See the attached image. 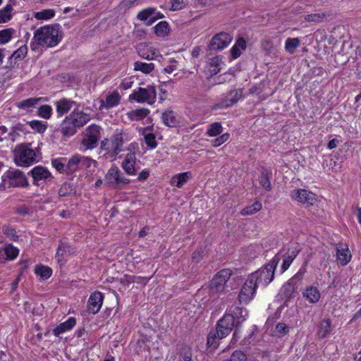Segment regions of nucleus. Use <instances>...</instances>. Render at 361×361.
<instances>
[{
	"label": "nucleus",
	"instance_id": "f257e3e1",
	"mask_svg": "<svg viewBox=\"0 0 361 361\" xmlns=\"http://www.w3.org/2000/svg\"><path fill=\"white\" fill-rule=\"evenodd\" d=\"M62 37V32L58 24L40 27L34 33L30 48L36 51L40 47L47 48L55 47L61 42Z\"/></svg>",
	"mask_w": 361,
	"mask_h": 361
},
{
	"label": "nucleus",
	"instance_id": "f03ea898",
	"mask_svg": "<svg viewBox=\"0 0 361 361\" xmlns=\"http://www.w3.org/2000/svg\"><path fill=\"white\" fill-rule=\"evenodd\" d=\"M90 119V114L79 109H75L62 121L61 133L66 137L73 136L77 133L78 128L83 127Z\"/></svg>",
	"mask_w": 361,
	"mask_h": 361
},
{
	"label": "nucleus",
	"instance_id": "7ed1b4c3",
	"mask_svg": "<svg viewBox=\"0 0 361 361\" xmlns=\"http://www.w3.org/2000/svg\"><path fill=\"white\" fill-rule=\"evenodd\" d=\"M133 138L132 134L127 130L117 132L109 139L105 138L101 142V149L106 151L111 157H116L123 151V145Z\"/></svg>",
	"mask_w": 361,
	"mask_h": 361
},
{
	"label": "nucleus",
	"instance_id": "20e7f679",
	"mask_svg": "<svg viewBox=\"0 0 361 361\" xmlns=\"http://www.w3.org/2000/svg\"><path fill=\"white\" fill-rule=\"evenodd\" d=\"M233 314H225L217 324L216 331H218L219 336L221 338L226 337L233 330L235 326V319L240 317L245 320L247 315L246 310L240 307H235L231 310Z\"/></svg>",
	"mask_w": 361,
	"mask_h": 361
},
{
	"label": "nucleus",
	"instance_id": "39448f33",
	"mask_svg": "<svg viewBox=\"0 0 361 361\" xmlns=\"http://www.w3.org/2000/svg\"><path fill=\"white\" fill-rule=\"evenodd\" d=\"M279 259L274 257L267 264L257 271L252 273L248 277L257 286H266L272 281L275 269Z\"/></svg>",
	"mask_w": 361,
	"mask_h": 361
},
{
	"label": "nucleus",
	"instance_id": "423d86ee",
	"mask_svg": "<svg viewBox=\"0 0 361 361\" xmlns=\"http://www.w3.org/2000/svg\"><path fill=\"white\" fill-rule=\"evenodd\" d=\"M102 128L100 126L96 124L88 126L82 133L80 142L81 150L85 152L96 148L102 137Z\"/></svg>",
	"mask_w": 361,
	"mask_h": 361
},
{
	"label": "nucleus",
	"instance_id": "0eeeda50",
	"mask_svg": "<svg viewBox=\"0 0 361 361\" xmlns=\"http://www.w3.org/2000/svg\"><path fill=\"white\" fill-rule=\"evenodd\" d=\"M232 272L230 269H224L219 271L212 279L209 296L211 299L216 300L219 295L224 293L226 282L231 278Z\"/></svg>",
	"mask_w": 361,
	"mask_h": 361
},
{
	"label": "nucleus",
	"instance_id": "6e6552de",
	"mask_svg": "<svg viewBox=\"0 0 361 361\" xmlns=\"http://www.w3.org/2000/svg\"><path fill=\"white\" fill-rule=\"evenodd\" d=\"M13 152L14 160L18 166H28L37 161V153L30 148V144L16 146Z\"/></svg>",
	"mask_w": 361,
	"mask_h": 361
},
{
	"label": "nucleus",
	"instance_id": "1a4fd4ad",
	"mask_svg": "<svg viewBox=\"0 0 361 361\" xmlns=\"http://www.w3.org/2000/svg\"><path fill=\"white\" fill-rule=\"evenodd\" d=\"M129 99L137 103L152 105L157 100V92L155 87L147 85L146 87H138L130 94Z\"/></svg>",
	"mask_w": 361,
	"mask_h": 361
},
{
	"label": "nucleus",
	"instance_id": "9d476101",
	"mask_svg": "<svg viewBox=\"0 0 361 361\" xmlns=\"http://www.w3.org/2000/svg\"><path fill=\"white\" fill-rule=\"evenodd\" d=\"M104 180L105 183L108 186L114 189L121 188L130 183V179L125 177L117 166H114L109 169Z\"/></svg>",
	"mask_w": 361,
	"mask_h": 361
},
{
	"label": "nucleus",
	"instance_id": "9b49d317",
	"mask_svg": "<svg viewBox=\"0 0 361 361\" xmlns=\"http://www.w3.org/2000/svg\"><path fill=\"white\" fill-rule=\"evenodd\" d=\"M305 272V268L301 267L298 271L283 286L281 290V295L284 299L287 300L293 296L297 289V284L302 280Z\"/></svg>",
	"mask_w": 361,
	"mask_h": 361
},
{
	"label": "nucleus",
	"instance_id": "f8f14e48",
	"mask_svg": "<svg viewBox=\"0 0 361 361\" xmlns=\"http://www.w3.org/2000/svg\"><path fill=\"white\" fill-rule=\"evenodd\" d=\"M291 198L305 207L314 205L317 202V196L314 193L305 190V189H295L291 192Z\"/></svg>",
	"mask_w": 361,
	"mask_h": 361
},
{
	"label": "nucleus",
	"instance_id": "ddd939ff",
	"mask_svg": "<svg viewBox=\"0 0 361 361\" xmlns=\"http://www.w3.org/2000/svg\"><path fill=\"white\" fill-rule=\"evenodd\" d=\"M4 179V185L8 187H23L28 185L27 180L22 171L18 169L8 171Z\"/></svg>",
	"mask_w": 361,
	"mask_h": 361
},
{
	"label": "nucleus",
	"instance_id": "4468645a",
	"mask_svg": "<svg viewBox=\"0 0 361 361\" xmlns=\"http://www.w3.org/2000/svg\"><path fill=\"white\" fill-rule=\"evenodd\" d=\"M257 286L249 277L244 283L238 295L240 303L247 304L253 299Z\"/></svg>",
	"mask_w": 361,
	"mask_h": 361
},
{
	"label": "nucleus",
	"instance_id": "2eb2a0df",
	"mask_svg": "<svg viewBox=\"0 0 361 361\" xmlns=\"http://www.w3.org/2000/svg\"><path fill=\"white\" fill-rule=\"evenodd\" d=\"M231 41L232 37L228 33L221 32L212 37L209 47L214 50H221L227 47Z\"/></svg>",
	"mask_w": 361,
	"mask_h": 361
},
{
	"label": "nucleus",
	"instance_id": "dca6fc26",
	"mask_svg": "<svg viewBox=\"0 0 361 361\" xmlns=\"http://www.w3.org/2000/svg\"><path fill=\"white\" fill-rule=\"evenodd\" d=\"M243 97L242 89H235L231 90L226 95L223 96L221 99L220 106L221 107H230L233 104H236L240 99Z\"/></svg>",
	"mask_w": 361,
	"mask_h": 361
},
{
	"label": "nucleus",
	"instance_id": "f3484780",
	"mask_svg": "<svg viewBox=\"0 0 361 361\" xmlns=\"http://www.w3.org/2000/svg\"><path fill=\"white\" fill-rule=\"evenodd\" d=\"M104 295L99 291L92 293L88 299L87 310L90 313L97 314L103 304Z\"/></svg>",
	"mask_w": 361,
	"mask_h": 361
},
{
	"label": "nucleus",
	"instance_id": "a211bd4d",
	"mask_svg": "<svg viewBox=\"0 0 361 361\" xmlns=\"http://www.w3.org/2000/svg\"><path fill=\"white\" fill-rule=\"evenodd\" d=\"M30 173L34 179V183L38 185H39V182L42 183L52 178L51 173L43 166H36L32 169Z\"/></svg>",
	"mask_w": 361,
	"mask_h": 361
},
{
	"label": "nucleus",
	"instance_id": "6ab92c4d",
	"mask_svg": "<svg viewBox=\"0 0 361 361\" xmlns=\"http://www.w3.org/2000/svg\"><path fill=\"white\" fill-rule=\"evenodd\" d=\"M351 257L347 245L340 243L336 245V260L341 266L346 265L350 262Z\"/></svg>",
	"mask_w": 361,
	"mask_h": 361
},
{
	"label": "nucleus",
	"instance_id": "aec40b11",
	"mask_svg": "<svg viewBox=\"0 0 361 361\" xmlns=\"http://www.w3.org/2000/svg\"><path fill=\"white\" fill-rule=\"evenodd\" d=\"M136 157L134 153L127 154L126 158L122 161L121 167L128 175H135L136 173Z\"/></svg>",
	"mask_w": 361,
	"mask_h": 361
},
{
	"label": "nucleus",
	"instance_id": "412c9836",
	"mask_svg": "<svg viewBox=\"0 0 361 361\" xmlns=\"http://www.w3.org/2000/svg\"><path fill=\"white\" fill-rule=\"evenodd\" d=\"M163 123L170 128L178 126L179 123L178 118L174 111L172 110H166L161 114Z\"/></svg>",
	"mask_w": 361,
	"mask_h": 361
},
{
	"label": "nucleus",
	"instance_id": "4be33fe9",
	"mask_svg": "<svg viewBox=\"0 0 361 361\" xmlns=\"http://www.w3.org/2000/svg\"><path fill=\"white\" fill-rule=\"evenodd\" d=\"M150 111L147 108H139L131 110L126 114V117L130 121H139L147 117Z\"/></svg>",
	"mask_w": 361,
	"mask_h": 361
},
{
	"label": "nucleus",
	"instance_id": "5701e85b",
	"mask_svg": "<svg viewBox=\"0 0 361 361\" xmlns=\"http://www.w3.org/2000/svg\"><path fill=\"white\" fill-rule=\"evenodd\" d=\"M303 297L311 303L317 302L320 298L321 294L317 287L310 286H307L302 293Z\"/></svg>",
	"mask_w": 361,
	"mask_h": 361
},
{
	"label": "nucleus",
	"instance_id": "b1692460",
	"mask_svg": "<svg viewBox=\"0 0 361 361\" xmlns=\"http://www.w3.org/2000/svg\"><path fill=\"white\" fill-rule=\"evenodd\" d=\"M74 102L70 101L67 99H61L55 102L56 112L59 116L67 114L71 109Z\"/></svg>",
	"mask_w": 361,
	"mask_h": 361
},
{
	"label": "nucleus",
	"instance_id": "393cba45",
	"mask_svg": "<svg viewBox=\"0 0 361 361\" xmlns=\"http://www.w3.org/2000/svg\"><path fill=\"white\" fill-rule=\"evenodd\" d=\"M121 100V97L117 92L109 94L106 98V102L101 100L99 109H110L117 106Z\"/></svg>",
	"mask_w": 361,
	"mask_h": 361
},
{
	"label": "nucleus",
	"instance_id": "a878e982",
	"mask_svg": "<svg viewBox=\"0 0 361 361\" xmlns=\"http://www.w3.org/2000/svg\"><path fill=\"white\" fill-rule=\"evenodd\" d=\"M190 177L191 173L190 171L176 174L171 178V184L178 188H181L183 185L188 181Z\"/></svg>",
	"mask_w": 361,
	"mask_h": 361
},
{
	"label": "nucleus",
	"instance_id": "bb28decb",
	"mask_svg": "<svg viewBox=\"0 0 361 361\" xmlns=\"http://www.w3.org/2000/svg\"><path fill=\"white\" fill-rule=\"evenodd\" d=\"M331 331V322L329 319L322 320L317 326V335L322 338H326Z\"/></svg>",
	"mask_w": 361,
	"mask_h": 361
},
{
	"label": "nucleus",
	"instance_id": "cd10ccee",
	"mask_svg": "<svg viewBox=\"0 0 361 361\" xmlns=\"http://www.w3.org/2000/svg\"><path fill=\"white\" fill-rule=\"evenodd\" d=\"M137 53L140 57L147 60H154L157 56L154 51L144 44H139L137 47Z\"/></svg>",
	"mask_w": 361,
	"mask_h": 361
},
{
	"label": "nucleus",
	"instance_id": "c85d7f7f",
	"mask_svg": "<svg viewBox=\"0 0 361 361\" xmlns=\"http://www.w3.org/2000/svg\"><path fill=\"white\" fill-rule=\"evenodd\" d=\"M76 324L75 319L73 317H70L66 322L61 323L54 329V334L59 336L60 334L71 330Z\"/></svg>",
	"mask_w": 361,
	"mask_h": 361
},
{
	"label": "nucleus",
	"instance_id": "c756f323",
	"mask_svg": "<svg viewBox=\"0 0 361 361\" xmlns=\"http://www.w3.org/2000/svg\"><path fill=\"white\" fill-rule=\"evenodd\" d=\"M152 130V126H147L143 129L145 142L146 145L151 149L155 148L157 145L155 135L151 133Z\"/></svg>",
	"mask_w": 361,
	"mask_h": 361
},
{
	"label": "nucleus",
	"instance_id": "7c9ffc66",
	"mask_svg": "<svg viewBox=\"0 0 361 361\" xmlns=\"http://www.w3.org/2000/svg\"><path fill=\"white\" fill-rule=\"evenodd\" d=\"M42 99V97L28 98L27 99L17 102L16 106L19 109L29 111L31 108L35 107Z\"/></svg>",
	"mask_w": 361,
	"mask_h": 361
},
{
	"label": "nucleus",
	"instance_id": "2f4dec72",
	"mask_svg": "<svg viewBox=\"0 0 361 361\" xmlns=\"http://www.w3.org/2000/svg\"><path fill=\"white\" fill-rule=\"evenodd\" d=\"M154 70V64L152 63H145L136 61L134 63V71H140L144 74H149Z\"/></svg>",
	"mask_w": 361,
	"mask_h": 361
},
{
	"label": "nucleus",
	"instance_id": "473e14b6",
	"mask_svg": "<svg viewBox=\"0 0 361 361\" xmlns=\"http://www.w3.org/2000/svg\"><path fill=\"white\" fill-rule=\"evenodd\" d=\"M298 254V250L297 249H292L289 250L288 252L287 253V256H286L283 259L282 265H281V271L282 273H283L285 271H286L291 263L293 262V259L295 258V257Z\"/></svg>",
	"mask_w": 361,
	"mask_h": 361
},
{
	"label": "nucleus",
	"instance_id": "72a5a7b5",
	"mask_svg": "<svg viewBox=\"0 0 361 361\" xmlns=\"http://www.w3.org/2000/svg\"><path fill=\"white\" fill-rule=\"evenodd\" d=\"M80 154L73 155L66 164L67 172L73 173L78 170H80Z\"/></svg>",
	"mask_w": 361,
	"mask_h": 361
},
{
	"label": "nucleus",
	"instance_id": "f704fd0d",
	"mask_svg": "<svg viewBox=\"0 0 361 361\" xmlns=\"http://www.w3.org/2000/svg\"><path fill=\"white\" fill-rule=\"evenodd\" d=\"M300 45V39L298 37L295 38H288L285 42V50L290 54L295 53V50Z\"/></svg>",
	"mask_w": 361,
	"mask_h": 361
},
{
	"label": "nucleus",
	"instance_id": "c9c22d12",
	"mask_svg": "<svg viewBox=\"0 0 361 361\" xmlns=\"http://www.w3.org/2000/svg\"><path fill=\"white\" fill-rule=\"evenodd\" d=\"M69 252L70 250L68 244L66 242L61 241L56 253V258L59 262H61Z\"/></svg>",
	"mask_w": 361,
	"mask_h": 361
},
{
	"label": "nucleus",
	"instance_id": "e433bc0d",
	"mask_svg": "<svg viewBox=\"0 0 361 361\" xmlns=\"http://www.w3.org/2000/svg\"><path fill=\"white\" fill-rule=\"evenodd\" d=\"M223 338L219 336L218 331H211L207 336V345L214 350L219 345V341Z\"/></svg>",
	"mask_w": 361,
	"mask_h": 361
},
{
	"label": "nucleus",
	"instance_id": "4c0bfd02",
	"mask_svg": "<svg viewBox=\"0 0 361 361\" xmlns=\"http://www.w3.org/2000/svg\"><path fill=\"white\" fill-rule=\"evenodd\" d=\"M222 131L223 128L221 123L219 122H214L209 126L206 134L209 137H216L220 135Z\"/></svg>",
	"mask_w": 361,
	"mask_h": 361
},
{
	"label": "nucleus",
	"instance_id": "58836bf2",
	"mask_svg": "<svg viewBox=\"0 0 361 361\" xmlns=\"http://www.w3.org/2000/svg\"><path fill=\"white\" fill-rule=\"evenodd\" d=\"M262 208V203L259 201H255L252 205L246 207L240 211V214L243 216L254 214L260 211Z\"/></svg>",
	"mask_w": 361,
	"mask_h": 361
},
{
	"label": "nucleus",
	"instance_id": "ea45409f",
	"mask_svg": "<svg viewBox=\"0 0 361 361\" xmlns=\"http://www.w3.org/2000/svg\"><path fill=\"white\" fill-rule=\"evenodd\" d=\"M329 15L326 13H316L306 15L305 20L310 23H322L323 22Z\"/></svg>",
	"mask_w": 361,
	"mask_h": 361
},
{
	"label": "nucleus",
	"instance_id": "a19ab883",
	"mask_svg": "<svg viewBox=\"0 0 361 361\" xmlns=\"http://www.w3.org/2000/svg\"><path fill=\"white\" fill-rule=\"evenodd\" d=\"M223 63L222 57L220 56H215L211 59L210 68L212 74H217L221 69Z\"/></svg>",
	"mask_w": 361,
	"mask_h": 361
},
{
	"label": "nucleus",
	"instance_id": "79ce46f5",
	"mask_svg": "<svg viewBox=\"0 0 361 361\" xmlns=\"http://www.w3.org/2000/svg\"><path fill=\"white\" fill-rule=\"evenodd\" d=\"M37 275L40 276L42 279H49L52 274V270L50 267L46 266H37L35 269Z\"/></svg>",
	"mask_w": 361,
	"mask_h": 361
},
{
	"label": "nucleus",
	"instance_id": "37998d69",
	"mask_svg": "<svg viewBox=\"0 0 361 361\" xmlns=\"http://www.w3.org/2000/svg\"><path fill=\"white\" fill-rule=\"evenodd\" d=\"M13 6L11 4H7L4 8L0 10V23H6L11 18V11Z\"/></svg>",
	"mask_w": 361,
	"mask_h": 361
},
{
	"label": "nucleus",
	"instance_id": "c03bdc74",
	"mask_svg": "<svg viewBox=\"0 0 361 361\" xmlns=\"http://www.w3.org/2000/svg\"><path fill=\"white\" fill-rule=\"evenodd\" d=\"M224 361H256L255 359L248 358L247 355L240 350L234 351L229 359Z\"/></svg>",
	"mask_w": 361,
	"mask_h": 361
},
{
	"label": "nucleus",
	"instance_id": "a18cd8bd",
	"mask_svg": "<svg viewBox=\"0 0 361 361\" xmlns=\"http://www.w3.org/2000/svg\"><path fill=\"white\" fill-rule=\"evenodd\" d=\"M55 15V11L53 9H44L34 14V17L37 20H49L53 18Z\"/></svg>",
	"mask_w": 361,
	"mask_h": 361
},
{
	"label": "nucleus",
	"instance_id": "49530a36",
	"mask_svg": "<svg viewBox=\"0 0 361 361\" xmlns=\"http://www.w3.org/2000/svg\"><path fill=\"white\" fill-rule=\"evenodd\" d=\"M37 114L41 118L49 119L52 115V108L48 104H44L38 108Z\"/></svg>",
	"mask_w": 361,
	"mask_h": 361
},
{
	"label": "nucleus",
	"instance_id": "de8ad7c7",
	"mask_svg": "<svg viewBox=\"0 0 361 361\" xmlns=\"http://www.w3.org/2000/svg\"><path fill=\"white\" fill-rule=\"evenodd\" d=\"M15 30L12 28H8L0 31V44H6L12 38Z\"/></svg>",
	"mask_w": 361,
	"mask_h": 361
},
{
	"label": "nucleus",
	"instance_id": "09e8293b",
	"mask_svg": "<svg viewBox=\"0 0 361 361\" xmlns=\"http://www.w3.org/2000/svg\"><path fill=\"white\" fill-rule=\"evenodd\" d=\"M30 126L39 133H43L47 130V124L46 123H43L41 121L33 120L29 122Z\"/></svg>",
	"mask_w": 361,
	"mask_h": 361
},
{
	"label": "nucleus",
	"instance_id": "8fccbe9b",
	"mask_svg": "<svg viewBox=\"0 0 361 361\" xmlns=\"http://www.w3.org/2000/svg\"><path fill=\"white\" fill-rule=\"evenodd\" d=\"M3 250L5 252V255H6L8 259L10 260L14 259L19 253L18 249L11 244L6 245Z\"/></svg>",
	"mask_w": 361,
	"mask_h": 361
},
{
	"label": "nucleus",
	"instance_id": "3c124183",
	"mask_svg": "<svg viewBox=\"0 0 361 361\" xmlns=\"http://www.w3.org/2000/svg\"><path fill=\"white\" fill-rule=\"evenodd\" d=\"M169 24L166 21L159 22L154 27L155 33L159 36H165L169 32Z\"/></svg>",
	"mask_w": 361,
	"mask_h": 361
},
{
	"label": "nucleus",
	"instance_id": "603ef678",
	"mask_svg": "<svg viewBox=\"0 0 361 361\" xmlns=\"http://www.w3.org/2000/svg\"><path fill=\"white\" fill-rule=\"evenodd\" d=\"M155 9L153 8H147L137 13V18L142 21L147 20L148 18H151L154 14Z\"/></svg>",
	"mask_w": 361,
	"mask_h": 361
},
{
	"label": "nucleus",
	"instance_id": "864d4df0",
	"mask_svg": "<svg viewBox=\"0 0 361 361\" xmlns=\"http://www.w3.org/2000/svg\"><path fill=\"white\" fill-rule=\"evenodd\" d=\"M260 185L267 191L271 189L269 176L267 173L263 172L259 177Z\"/></svg>",
	"mask_w": 361,
	"mask_h": 361
},
{
	"label": "nucleus",
	"instance_id": "5fc2aeb1",
	"mask_svg": "<svg viewBox=\"0 0 361 361\" xmlns=\"http://www.w3.org/2000/svg\"><path fill=\"white\" fill-rule=\"evenodd\" d=\"M230 137L229 133H224L219 136V137L215 138L212 141V145L214 147H217L224 142H226Z\"/></svg>",
	"mask_w": 361,
	"mask_h": 361
},
{
	"label": "nucleus",
	"instance_id": "6e6d98bb",
	"mask_svg": "<svg viewBox=\"0 0 361 361\" xmlns=\"http://www.w3.org/2000/svg\"><path fill=\"white\" fill-rule=\"evenodd\" d=\"M22 130L23 125L18 123L16 126L12 127L9 133V135L11 137L12 140H15L16 137L19 135V132Z\"/></svg>",
	"mask_w": 361,
	"mask_h": 361
},
{
	"label": "nucleus",
	"instance_id": "4d7b16f0",
	"mask_svg": "<svg viewBox=\"0 0 361 361\" xmlns=\"http://www.w3.org/2000/svg\"><path fill=\"white\" fill-rule=\"evenodd\" d=\"M80 169L89 168L91 164L93 162L92 160L88 157L80 155Z\"/></svg>",
	"mask_w": 361,
	"mask_h": 361
},
{
	"label": "nucleus",
	"instance_id": "13d9d810",
	"mask_svg": "<svg viewBox=\"0 0 361 361\" xmlns=\"http://www.w3.org/2000/svg\"><path fill=\"white\" fill-rule=\"evenodd\" d=\"M27 53V47L25 46L21 47L18 50H16L13 54V56L15 59H20L25 57Z\"/></svg>",
	"mask_w": 361,
	"mask_h": 361
},
{
	"label": "nucleus",
	"instance_id": "bf43d9fd",
	"mask_svg": "<svg viewBox=\"0 0 361 361\" xmlns=\"http://www.w3.org/2000/svg\"><path fill=\"white\" fill-rule=\"evenodd\" d=\"M71 191V187L68 184H63L59 190V195L64 197Z\"/></svg>",
	"mask_w": 361,
	"mask_h": 361
},
{
	"label": "nucleus",
	"instance_id": "052dcab7",
	"mask_svg": "<svg viewBox=\"0 0 361 361\" xmlns=\"http://www.w3.org/2000/svg\"><path fill=\"white\" fill-rule=\"evenodd\" d=\"M180 360V361H193L191 352L190 350H186L184 353H181Z\"/></svg>",
	"mask_w": 361,
	"mask_h": 361
},
{
	"label": "nucleus",
	"instance_id": "680f3d73",
	"mask_svg": "<svg viewBox=\"0 0 361 361\" xmlns=\"http://www.w3.org/2000/svg\"><path fill=\"white\" fill-rule=\"evenodd\" d=\"M121 282L124 285H129L133 283V275L126 274L121 279Z\"/></svg>",
	"mask_w": 361,
	"mask_h": 361
},
{
	"label": "nucleus",
	"instance_id": "e2e57ef3",
	"mask_svg": "<svg viewBox=\"0 0 361 361\" xmlns=\"http://www.w3.org/2000/svg\"><path fill=\"white\" fill-rule=\"evenodd\" d=\"M149 176V171L148 169L142 170L137 176V180L140 181L145 180Z\"/></svg>",
	"mask_w": 361,
	"mask_h": 361
},
{
	"label": "nucleus",
	"instance_id": "0e129e2a",
	"mask_svg": "<svg viewBox=\"0 0 361 361\" xmlns=\"http://www.w3.org/2000/svg\"><path fill=\"white\" fill-rule=\"evenodd\" d=\"M276 331L281 334H286L288 332V328L284 323H279L276 326Z\"/></svg>",
	"mask_w": 361,
	"mask_h": 361
},
{
	"label": "nucleus",
	"instance_id": "69168bd1",
	"mask_svg": "<svg viewBox=\"0 0 361 361\" xmlns=\"http://www.w3.org/2000/svg\"><path fill=\"white\" fill-rule=\"evenodd\" d=\"M149 279L147 277L137 276L133 275V283H142L145 285L149 281Z\"/></svg>",
	"mask_w": 361,
	"mask_h": 361
},
{
	"label": "nucleus",
	"instance_id": "338daca9",
	"mask_svg": "<svg viewBox=\"0 0 361 361\" xmlns=\"http://www.w3.org/2000/svg\"><path fill=\"white\" fill-rule=\"evenodd\" d=\"M185 5V0H174L172 4L173 10H179Z\"/></svg>",
	"mask_w": 361,
	"mask_h": 361
},
{
	"label": "nucleus",
	"instance_id": "774afa93",
	"mask_svg": "<svg viewBox=\"0 0 361 361\" xmlns=\"http://www.w3.org/2000/svg\"><path fill=\"white\" fill-rule=\"evenodd\" d=\"M202 249H198V250H195L192 253V259L195 262H198L202 258Z\"/></svg>",
	"mask_w": 361,
	"mask_h": 361
}]
</instances>
